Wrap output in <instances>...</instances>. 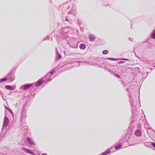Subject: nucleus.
I'll list each match as a JSON object with an SVG mask.
<instances>
[{
	"mask_svg": "<svg viewBox=\"0 0 155 155\" xmlns=\"http://www.w3.org/2000/svg\"><path fill=\"white\" fill-rule=\"evenodd\" d=\"M32 85L33 84H29L25 85H23L22 87H23V89L24 90H25L30 88Z\"/></svg>",
	"mask_w": 155,
	"mask_h": 155,
	"instance_id": "1",
	"label": "nucleus"
},
{
	"mask_svg": "<svg viewBox=\"0 0 155 155\" xmlns=\"http://www.w3.org/2000/svg\"><path fill=\"white\" fill-rule=\"evenodd\" d=\"M9 124V120L8 118L6 117H5L4 121V123H3V126L5 127H7L8 124Z\"/></svg>",
	"mask_w": 155,
	"mask_h": 155,
	"instance_id": "2",
	"label": "nucleus"
},
{
	"mask_svg": "<svg viewBox=\"0 0 155 155\" xmlns=\"http://www.w3.org/2000/svg\"><path fill=\"white\" fill-rule=\"evenodd\" d=\"M22 150L24 151L26 153L31 154H33L34 153L31 150H30L28 148H25L24 147H23L22 148Z\"/></svg>",
	"mask_w": 155,
	"mask_h": 155,
	"instance_id": "3",
	"label": "nucleus"
},
{
	"mask_svg": "<svg viewBox=\"0 0 155 155\" xmlns=\"http://www.w3.org/2000/svg\"><path fill=\"white\" fill-rule=\"evenodd\" d=\"M43 82L44 81L43 80L41 79L39 80L37 82L35 86L37 87H39L42 85Z\"/></svg>",
	"mask_w": 155,
	"mask_h": 155,
	"instance_id": "4",
	"label": "nucleus"
},
{
	"mask_svg": "<svg viewBox=\"0 0 155 155\" xmlns=\"http://www.w3.org/2000/svg\"><path fill=\"white\" fill-rule=\"evenodd\" d=\"M135 134L137 137H140L141 136V131L140 130H137L135 132Z\"/></svg>",
	"mask_w": 155,
	"mask_h": 155,
	"instance_id": "5",
	"label": "nucleus"
},
{
	"mask_svg": "<svg viewBox=\"0 0 155 155\" xmlns=\"http://www.w3.org/2000/svg\"><path fill=\"white\" fill-rule=\"evenodd\" d=\"M27 140L28 142L31 145H34V142L33 141L31 138L30 137H28L27 138Z\"/></svg>",
	"mask_w": 155,
	"mask_h": 155,
	"instance_id": "6",
	"label": "nucleus"
},
{
	"mask_svg": "<svg viewBox=\"0 0 155 155\" xmlns=\"http://www.w3.org/2000/svg\"><path fill=\"white\" fill-rule=\"evenodd\" d=\"M80 47L81 49L84 50L86 48V46L84 44H80Z\"/></svg>",
	"mask_w": 155,
	"mask_h": 155,
	"instance_id": "7",
	"label": "nucleus"
},
{
	"mask_svg": "<svg viewBox=\"0 0 155 155\" xmlns=\"http://www.w3.org/2000/svg\"><path fill=\"white\" fill-rule=\"evenodd\" d=\"M89 38L90 41H92L94 40L95 38L93 35H90L89 37Z\"/></svg>",
	"mask_w": 155,
	"mask_h": 155,
	"instance_id": "8",
	"label": "nucleus"
},
{
	"mask_svg": "<svg viewBox=\"0 0 155 155\" xmlns=\"http://www.w3.org/2000/svg\"><path fill=\"white\" fill-rule=\"evenodd\" d=\"M5 87L6 89L10 90H12L13 89L12 87L9 85L5 86Z\"/></svg>",
	"mask_w": 155,
	"mask_h": 155,
	"instance_id": "9",
	"label": "nucleus"
},
{
	"mask_svg": "<svg viewBox=\"0 0 155 155\" xmlns=\"http://www.w3.org/2000/svg\"><path fill=\"white\" fill-rule=\"evenodd\" d=\"M110 150H108L105 152L103 153L102 154V155H106L107 154L110 153Z\"/></svg>",
	"mask_w": 155,
	"mask_h": 155,
	"instance_id": "10",
	"label": "nucleus"
},
{
	"mask_svg": "<svg viewBox=\"0 0 155 155\" xmlns=\"http://www.w3.org/2000/svg\"><path fill=\"white\" fill-rule=\"evenodd\" d=\"M121 144H120L117 145L115 147V149L116 150L122 147Z\"/></svg>",
	"mask_w": 155,
	"mask_h": 155,
	"instance_id": "11",
	"label": "nucleus"
},
{
	"mask_svg": "<svg viewBox=\"0 0 155 155\" xmlns=\"http://www.w3.org/2000/svg\"><path fill=\"white\" fill-rule=\"evenodd\" d=\"M108 51L107 50H105L103 51L102 52V53L104 54H108Z\"/></svg>",
	"mask_w": 155,
	"mask_h": 155,
	"instance_id": "12",
	"label": "nucleus"
},
{
	"mask_svg": "<svg viewBox=\"0 0 155 155\" xmlns=\"http://www.w3.org/2000/svg\"><path fill=\"white\" fill-rule=\"evenodd\" d=\"M7 80V78H4L0 80V81L1 82H3L4 81H6Z\"/></svg>",
	"mask_w": 155,
	"mask_h": 155,
	"instance_id": "13",
	"label": "nucleus"
},
{
	"mask_svg": "<svg viewBox=\"0 0 155 155\" xmlns=\"http://www.w3.org/2000/svg\"><path fill=\"white\" fill-rule=\"evenodd\" d=\"M152 37L153 39H155V31L154 32L152 35Z\"/></svg>",
	"mask_w": 155,
	"mask_h": 155,
	"instance_id": "14",
	"label": "nucleus"
},
{
	"mask_svg": "<svg viewBox=\"0 0 155 155\" xmlns=\"http://www.w3.org/2000/svg\"><path fill=\"white\" fill-rule=\"evenodd\" d=\"M152 145L155 148V143L154 142H152L151 143Z\"/></svg>",
	"mask_w": 155,
	"mask_h": 155,
	"instance_id": "15",
	"label": "nucleus"
},
{
	"mask_svg": "<svg viewBox=\"0 0 155 155\" xmlns=\"http://www.w3.org/2000/svg\"><path fill=\"white\" fill-rule=\"evenodd\" d=\"M115 75H116V76L117 78H120V76L119 75H118L117 74H116Z\"/></svg>",
	"mask_w": 155,
	"mask_h": 155,
	"instance_id": "16",
	"label": "nucleus"
},
{
	"mask_svg": "<svg viewBox=\"0 0 155 155\" xmlns=\"http://www.w3.org/2000/svg\"><path fill=\"white\" fill-rule=\"evenodd\" d=\"M122 59L123 60H125V61L128 60L126 59Z\"/></svg>",
	"mask_w": 155,
	"mask_h": 155,
	"instance_id": "17",
	"label": "nucleus"
},
{
	"mask_svg": "<svg viewBox=\"0 0 155 155\" xmlns=\"http://www.w3.org/2000/svg\"><path fill=\"white\" fill-rule=\"evenodd\" d=\"M41 155H47L46 154H44V153H42Z\"/></svg>",
	"mask_w": 155,
	"mask_h": 155,
	"instance_id": "18",
	"label": "nucleus"
},
{
	"mask_svg": "<svg viewBox=\"0 0 155 155\" xmlns=\"http://www.w3.org/2000/svg\"><path fill=\"white\" fill-rule=\"evenodd\" d=\"M111 60H115V59H114L113 58H111Z\"/></svg>",
	"mask_w": 155,
	"mask_h": 155,
	"instance_id": "19",
	"label": "nucleus"
},
{
	"mask_svg": "<svg viewBox=\"0 0 155 155\" xmlns=\"http://www.w3.org/2000/svg\"><path fill=\"white\" fill-rule=\"evenodd\" d=\"M50 73H51V74H52V73H53V72H50Z\"/></svg>",
	"mask_w": 155,
	"mask_h": 155,
	"instance_id": "20",
	"label": "nucleus"
}]
</instances>
